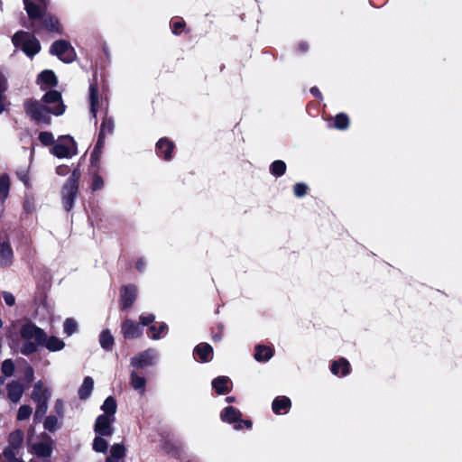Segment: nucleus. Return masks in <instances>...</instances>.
Segmentation results:
<instances>
[{"label": "nucleus", "mask_w": 462, "mask_h": 462, "mask_svg": "<svg viewBox=\"0 0 462 462\" xmlns=\"http://www.w3.org/2000/svg\"><path fill=\"white\" fill-rule=\"evenodd\" d=\"M26 114L37 123L49 125L51 123L50 114L60 116L64 113L65 106L59 104L58 106H47L38 100H27L24 103Z\"/></svg>", "instance_id": "nucleus-1"}, {"label": "nucleus", "mask_w": 462, "mask_h": 462, "mask_svg": "<svg viewBox=\"0 0 462 462\" xmlns=\"http://www.w3.org/2000/svg\"><path fill=\"white\" fill-rule=\"evenodd\" d=\"M80 175L81 173L79 170L75 169L62 187V200L67 211H69L73 207L74 199L79 189V180L80 179Z\"/></svg>", "instance_id": "nucleus-2"}, {"label": "nucleus", "mask_w": 462, "mask_h": 462, "mask_svg": "<svg viewBox=\"0 0 462 462\" xmlns=\"http://www.w3.org/2000/svg\"><path fill=\"white\" fill-rule=\"evenodd\" d=\"M51 53L56 55L61 61L70 63L76 59V52L70 43L64 40H59L52 43Z\"/></svg>", "instance_id": "nucleus-3"}, {"label": "nucleus", "mask_w": 462, "mask_h": 462, "mask_svg": "<svg viewBox=\"0 0 462 462\" xmlns=\"http://www.w3.org/2000/svg\"><path fill=\"white\" fill-rule=\"evenodd\" d=\"M77 152L76 143L69 136H63L53 145L51 152L59 158H67Z\"/></svg>", "instance_id": "nucleus-4"}, {"label": "nucleus", "mask_w": 462, "mask_h": 462, "mask_svg": "<svg viewBox=\"0 0 462 462\" xmlns=\"http://www.w3.org/2000/svg\"><path fill=\"white\" fill-rule=\"evenodd\" d=\"M21 337L25 340L34 339L38 345L44 344L46 340L45 332L33 324H25L21 328Z\"/></svg>", "instance_id": "nucleus-5"}, {"label": "nucleus", "mask_w": 462, "mask_h": 462, "mask_svg": "<svg viewBox=\"0 0 462 462\" xmlns=\"http://www.w3.org/2000/svg\"><path fill=\"white\" fill-rule=\"evenodd\" d=\"M115 421V417H108L107 415H99L95 423V432L100 436H111L114 432L112 423Z\"/></svg>", "instance_id": "nucleus-6"}, {"label": "nucleus", "mask_w": 462, "mask_h": 462, "mask_svg": "<svg viewBox=\"0 0 462 462\" xmlns=\"http://www.w3.org/2000/svg\"><path fill=\"white\" fill-rule=\"evenodd\" d=\"M46 0H23L24 8L31 20H35L42 14V8L46 7Z\"/></svg>", "instance_id": "nucleus-7"}, {"label": "nucleus", "mask_w": 462, "mask_h": 462, "mask_svg": "<svg viewBox=\"0 0 462 462\" xmlns=\"http://www.w3.org/2000/svg\"><path fill=\"white\" fill-rule=\"evenodd\" d=\"M153 358L154 352L152 350H146L133 357L131 360V365L137 369H142L145 366L152 365Z\"/></svg>", "instance_id": "nucleus-8"}, {"label": "nucleus", "mask_w": 462, "mask_h": 462, "mask_svg": "<svg viewBox=\"0 0 462 462\" xmlns=\"http://www.w3.org/2000/svg\"><path fill=\"white\" fill-rule=\"evenodd\" d=\"M122 333L125 338H137L142 335L140 326L131 319H125L122 323Z\"/></svg>", "instance_id": "nucleus-9"}, {"label": "nucleus", "mask_w": 462, "mask_h": 462, "mask_svg": "<svg viewBox=\"0 0 462 462\" xmlns=\"http://www.w3.org/2000/svg\"><path fill=\"white\" fill-rule=\"evenodd\" d=\"M136 295H137V290L134 286H133V285L125 286L121 290V301H122L123 308L124 309L130 308L134 304V302L136 299Z\"/></svg>", "instance_id": "nucleus-10"}, {"label": "nucleus", "mask_w": 462, "mask_h": 462, "mask_svg": "<svg viewBox=\"0 0 462 462\" xmlns=\"http://www.w3.org/2000/svg\"><path fill=\"white\" fill-rule=\"evenodd\" d=\"M32 22L40 21L42 26L49 31L59 32V22L53 16L46 13V7L42 8V14Z\"/></svg>", "instance_id": "nucleus-11"}, {"label": "nucleus", "mask_w": 462, "mask_h": 462, "mask_svg": "<svg viewBox=\"0 0 462 462\" xmlns=\"http://www.w3.org/2000/svg\"><path fill=\"white\" fill-rule=\"evenodd\" d=\"M51 398V392L49 389L43 387L42 382H37L32 393V399L34 402H41L49 401Z\"/></svg>", "instance_id": "nucleus-12"}, {"label": "nucleus", "mask_w": 462, "mask_h": 462, "mask_svg": "<svg viewBox=\"0 0 462 462\" xmlns=\"http://www.w3.org/2000/svg\"><path fill=\"white\" fill-rule=\"evenodd\" d=\"M23 444V432L16 430L8 437V446L5 448L22 451Z\"/></svg>", "instance_id": "nucleus-13"}, {"label": "nucleus", "mask_w": 462, "mask_h": 462, "mask_svg": "<svg viewBox=\"0 0 462 462\" xmlns=\"http://www.w3.org/2000/svg\"><path fill=\"white\" fill-rule=\"evenodd\" d=\"M7 393L8 398L13 402L17 403L23 393V386L22 383L13 381L7 384Z\"/></svg>", "instance_id": "nucleus-14"}, {"label": "nucleus", "mask_w": 462, "mask_h": 462, "mask_svg": "<svg viewBox=\"0 0 462 462\" xmlns=\"http://www.w3.org/2000/svg\"><path fill=\"white\" fill-rule=\"evenodd\" d=\"M23 51L29 56H33L40 51V42L39 41L28 35V39L23 42Z\"/></svg>", "instance_id": "nucleus-15"}, {"label": "nucleus", "mask_w": 462, "mask_h": 462, "mask_svg": "<svg viewBox=\"0 0 462 462\" xmlns=\"http://www.w3.org/2000/svg\"><path fill=\"white\" fill-rule=\"evenodd\" d=\"M13 250L9 244H0V265L7 266L12 263Z\"/></svg>", "instance_id": "nucleus-16"}, {"label": "nucleus", "mask_w": 462, "mask_h": 462, "mask_svg": "<svg viewBox=\"0 0 462 462\" xmlns=\"http://www.w3.org/2000/svg\"><path fill=\"white\" fill-rule=\"evenodd\" d=\"M195 353L202 361L208 362L211 359L213 348L208 343H200L195 347Z\"/></svg>", "instance_id": "nucleus-17"}, {"label": "nucleus", "mask_w": 462, "mask_h": 462, "mask_svg": "<svg viewBox=\"0 0 462 462\" xmlns=\"http://www.w3.org/2000/svg\"><path fill=\"white\" fill-rule=\"evenodd\" d=\"M157 149L163 153L164 159L169 161L171 159V152L174 148V144L166 138H162L158 141Z\"/></svg>", "instance_id": "nucleus-18"}, {"label": "nucleus", "mask_w": 462, "mask_h": 462, "mask_svg": "<svg viewBox=\"0 0 462 462\" xmlns=\"http://www.w3.org/2000/svg\"><path fill=\"white\" fill-rule=\"evenodd\" d=\"M229 383L230 381L227 377L220 376L213 380L212 386L217 393L224 394L229 392Z\"/></svg>", "instance_id": "nucleus-19"}, {"label": "nucleus", "mask_w": 462, "mask_h": 462, "mask_svg": "<svg viewBox=\"0 0 462 462\" xmlns=\"http://www.w3.org/2000/svg\"><path fill=\"white\" fill-rule=\"evenodd\" d=\"M94 387V381L91 377L87 376L80 388L79 389V396L81 400L88 398Z\"/></svg>", "instance_id": "nucleus-20"}, {"label": "nucleus", "mask_w": 462, "mask_h": 462, "mask_svg": "<svg viewBox=\"0 0 462 462\" xmlns=\"http://www.w3.org/2000/svg\"><path fill=\"white\" fill-rule=\"evenodd\" d=\"M131 385L134 390L140 391L143 394L145 391L146 380L144 377L138 375L135 372H132L130 374Z\"/></svg>", "instance_id": "nucleus-21"}, {"label": "nucleus", "mask_w": 462, "mask_h": 462, "mask_svg": "<svg viewBox=\"0 0 462 462\" xmlns=\"http://www.w3.org/2000/svg\"><path fill=\"white\" fill-rule=\"evenodd\" d=\"M339 367H342V375H346L350 372V365L345 358L335 361L331 365V372L337 375L339 374Z\"/></svg>", "instance_id": "nucleus-22"}, {"label": "nucleus", "mask_w": 462, "mask_h": 462, "mask_svg": "<svg viewBox=\"0 0 462 462\" xmlns=\"http://www.w3.org/2000/svg\"><path fill=\"white\" fill-rule=\"evenodd\" d=\"M34 453L38 457H50L52 451V448L49 443L46 442H39L33 445L32 447Z\"/></svg>", "instance_id": "nucleus-23"}, {"label": "nucleus", "mask_w": 462, "mask_h": 462, "mask_svg": "<svg viewBox=\"0 0 462 462\" xmlns=\"http://www.w3.org/2000/svg\"><path fill=\"white\" fill-rule=\"evenodd\" d=\"M116 408V402L112 396L107 397L101 407L102 411L105 412L104 415H107L108 417H115Z\"/></svg>", "instance_id": "nucleus-24"}, {"label": "nucleus", "mask_w": 462, "mask_h": 462, "mask_svg": "<svg viewBox=\"0 0 462 462\" xmlns=\"http://www.w3.org/2000/svg\"><path fill=\"white\" fill-rule=\"evenodd\" d=\"M273 356V350L270 347L257 346L255 347L254 358L257 361H267Z\"/></svg>", "instance_id": "nucleus-25"}, {"label": "nucleus", "mask_w": 462, "mask_h": 462, "mask_svg": "<svg viewBox=\"0 0 462 462\" xmlns=\"http://www.w3.org/2000/svg\"><path fill=\"white\" fill-rule=\"evenodd\" d=\"M45 104H56L54 106H58L59 104H63L61 101V95L60 92L56 90H51L47 92L43 97L42 100Z\"/></svg>", "instance_id": "nucleus-26"}, {"label": "nucleus", "mask_w": 462, "mask_h": 462, "mask_svg": "<svg viewBox=\"0 0 462 462\" xmlns=\"http://www.w3.org/2000/svg\"><path fill=\"white\" fill-rule=\"evenodd\" d=\"M239 411H237L236 408L229 406L226 407L224 411L221 414L222 420L228 421V422H235L238 420L240 416Z\"/></svg>", "instance_id": "nucleus-27"}, {"label": "nucleus", "mask_w": 462, "mask_h": 462, "mask_svg": "<svg viewBox=\"0 0 462 462\" xmlns=\"http://www.w3.org/2000/svg\"><path fill=\"white\" fill-rule=\"evenodd\" d=\"M291 406V401L287 397L276 398L273 402V411L275 413H280L282 410H288Z\"/></svg>", "instance_id": "nucleus-28"}, {"label": "nucleus", "mask_w": 462, "mask_h": 462, "mask_svg": "<svg viewBox=\"0 0 462 462\" xmlns=\"http://www.w3.org/2000/svg\"><path fill=\"white\" fill-rule=\"evenodd\" d=\"M97 87L96 84H91L89 87V102H90V111L94 117H96L97 114Z\"/></svg>", "instance_id": "nucleus-29"}, {"label": "nucleus", "mask_w": 462, "mask_h": 462, "mask_svg": "<svg viewBox=\"0 0 462 462\" xmlns=\"http://www.w3.org/2000/svg\"><path fill=\"white\" fill-rule=\"evenodd\" d=\"M10 188V179L8 175L0 176V199L3 202L8 196Z\"/></svg>", "instance_id": "nucleus-30"}, {"label": "nucleus", "mask_w": 462, "mask_h": 462, "mask_svg": "<svg viewBox=\"0 0 462 462\" xmlns=\"http://www.w3.org/2000/svg\"><path fill=\"white\" fill-rule=\"evenodd\" d=\"M99 343L101 346L106 350H110L114 345V337L109 330H104L100 334Z\"/></svg>", "instance_id": "nucleus-31"}, {"label": "nucleus", "mask_w": 462, "mask_h": 462, "mask_svg": "<svg viewBox=\"0 0 462 462\" xmlns=\"http://www.w3.org/2000/svg\"><path fill=\"white\" fill-rule=\"evenodd\" d=\"M3 456L7 462H24L19 450L5 448Z\"/></svg>", "instance_id": "nucleus-32"}, {"label": "nucleus", "mask_w": 462, "mask_h": 462, "mask_svg": "<svg viewBox=\"0 0 462 462\" xmlns=\"http://www.w3.org/2000/svg\"><path fill=\"white\" fill-rule=\"evenodd\" d=\"M44 343H45V346L50 351L61 350L65 346L64 342L56 337H51L48 339L46 338Z\"/></svg>", "instance_id": "nucleus-33"}, {"label": "nucleus", "mask_w": 462, "mask_h": 462, "mask_svg": "<svg viewBox=\"0 0 462 462\" xmlns=\"http://www.w3.org/2000/svg\"><path fill=\"white\" fill-rule=\"evenodd\" d=\"M39 77L40 79L47 86L57 85V78L52 70H43Z\"/></svg>", "instance_id": "nucleus-34"}, {"label": "nucleus", "mask_w": 462, "mask_h": 462, "mask_svg": "<svg viewBox=\"0 0 462 462\" xmlns=\"http://www.w3.org/2000/svg\"><path fill=\"white\" fill-rule=\"evenodd\" d=\"M45 430L53 432L60 428L59 418L57 416L50 415L44 420Z\"/></svg>", "instance_id": "nucleus-35"}, {"label": "nucleus", "mask_w": 462, "mask_h": 462, "mask_svg": "<svg viewBox=\"0 0 462 462\" xmlns=\"http://www.w3.org/2000/svg\"><path fill=\"white\" fill-rule=\"evenodd\" d=\"M349 125L348 116L345 114H339L335 117V127L340 130L346 129Z\"/></svg>", "instance_id": "nucleus-36"}, {"label": "nucleus", "mask_w": 462, "mask_h": 462, "mask_svg": "<svg viewBox=\"0 0 462 462\" xmlns=\"http://www.w3.org/2000/svg\"><path fill=\"white\" fill-rule=\"evenodd\" d=\"M286 170V164L282 161H275L271 166V171L273 175L282 176Z\"/></svg>", "instance_id": "nucleus-37"}, {"label": "nucleus", "mask_w": 462, "mask_h": 462, "mask_svg": "<svg viewBox=\"0 0 462 462\" xmlns=\"http://www.w3.org/2000/svg\"><path fill=\"white\" fill-rule=\"evenodd\" d=\"M108 444L106 439L101 438L100 436L96 437L93 442V448L97 452H106L107 449Z\"/></svg>", "instance_id": "nucleus-38"}, {"label": "nucleus", "mask_w": 462, "mask_h": 462, "mask_svg": "<svg viewBox=\"0 0 462 462\" xmlns=\"http://www.w3.org/2000/svg\"><path fill=\"white\" fill-rule=\"evenodd\" d=\"M1 371L5 376H12L14 372V364L13 360L5 359L2 363Z\"/></svg>", "instance_id": "nucleus-39"}, {"label": "nucleus", "mask_w": 462, "mask_h": 462, "mask_svg": "<svg viewBox=\"0 0 462 462\" xmlns=\"http://www.w3.org/2000/svg\"><path fill=\"white\" fill-rule=\"evenodd\" d=\"M110 452H111L110 457L119 459L125 456V448L121 444H115L114 446H112Z\"/></svg>", "instance_id": "nucleus-40"}, {"label": "nucleus", "mask_w": 462, "mask_h": 462, "mask_svg": "<svg viewBox=\"0 0 462 462\" xmlns=\"http://www.w3.org/2000/svg\"><path fill=\"white\" fill-rule=\"evenodd\" d=\"M77 322L73 319H67L63 324L64 332L68 336L72 335L77 330Z\"/></svg>", "instance_id": "nucleus-41"}, {"label": "nucleus", "mask_w": 462, "mask_h": 462, "mask_svg": "<svg viewBox=\"0 0 462 462\" xmlns=\"http://www.w3.org/2000/svg\"><path fill=\"white\" fill-rule=\"evenodd\" d=\"M114 123L111 119L106 118L100 128V137H104L106 134H111L113 132Z\"/></svg>", "instance_id": "nucleus-42"}, {"label": "nucleus", "mask_w": 462, "mask_h": 462, "mask_svg": "<svg viewBox=\"0 0 462 462\" xmlns=\"http://www.w3.org/2000/svg\"><path fill=\"white\" fill-rule=\"evenodd\" d=\"M48 402L49 401L36 402L37 407L34 414V420L41 419L45 415L48 410Z\"/></svg>", "instance_id": "nucleus-43"}, {"label": "nucleus", "mask_w": 462, "mask_h": 462, "mask_svg": "<svg viewBox=\"0 0 462 462\" xmlns=\"http://www.w3.org/2000/svg\"><path fill=\"white\" fill-rule=\"evenodd\" d=\"M37 343L27 340L21 347V353L23 355H30L37 350Z\"/></svg>", "instance_id": "nucleus-44"}, {"label": "nucleus", "mask_w": 462, "mask_h": 462, "mask_svg": "<svg viewBox=\"0 0 462 462\" xmlns=\"http://www.w3.org/2000/svg\"><path fill=\"white\" fill-rule=\"evenodd\" d=\"M28 33L24 32H17L12 38V42L15 46H23V42L28 39Z\"/></svg>", "instance_id": "nucleus-45"}, {"label": "nucleus", "mask_w": 462, "mask_h": 462, "mask_svg": "<svg viewBox=\"0 0 462 462\" xmlns=\"http://www.w3.org/2000/svg\"><path fill=\"white\" fill-rule=\"evenodd\" d=\"M32 414V408L28 405H22L17 413V420H27Z\"/></svg>", "instance_id": "nucleus-46"}, {"label": "nucleus", "mask_w": 462, "mask_h": 462, "mask_svg": "<svg viewBox=\"0 0 462 462\" xmlns=\"http://www.w3.org/2000/svg\"><path fill=\"white\" fill-rule=\"evenodd\" d=\"M39 140L44 145H50L53 142V135L50 132H42L39 134Z\"/></svg>", "instance_id": "nucleus-47"}, {"label": "nucleus", "mask_w": 462, "mask_h": 462, "mask_svg": "<svg viewBox=\"0 0 462 462\" xmlns=\"http://www.w3.org/2000/svg\"><path fill=\"white\" fill-rule=\"evenodd\" d=\"M5 90V79L0 74V113L4 110V92Z\"/></svg>", "instance_id": "nucleus-48"}, {"label": "nucleus", "mask_w": 462, "mask_h": 462, "mask_svg": "<svg viewBox=\"0 0 462 462\" xmlns=\"http://www.w3.org/2000/svg\"><path fill=\"white\" fill-rule=\"evenodd\" d=\"M167 328L166 324H162L159 328H157L155 326L150 327V330L153 332L152 337L153 339H158L160 337V334L163 333Z\"/></svg>", "instance_id": "nucleus-49"}, {"label": "nucleus", "mask_w": 462, "mask_h": 462, "mask_svg": "<svg viewBox=\"0 0 462 462\" xmlns=\"http://www.w3.org/2000/svg\"><path fill=\"white\" fill-rule=\"evenodd\" d=\"M308 187L304 183H297L294 186V194L297 197H302L306 194Z\"/></svg>", "instance_id": "nucleus-50"}, {"label": "nucleus", "mask_w": 462, "mask_h": 462, "mask_svg": "<svg viewBox=\"0 0 462 462\" xmlns=\"http://www.w3.org/2000/svg\"><path fill=\"white\" fill-rule=\"evenodd\" d=\"M2 294H3V298L5 300V302L8 306H13L15 303L14 296L11 292L4 291Z\"/></svg>", "instance_id": "nucleus-51"}, {"label": "nucleus", "mask_w": 462, "mask_h": 462, "mask_svg": "<svg viewBox=\"0 0 462 462\" xmlns=\"http://www.w3.org/2000/svg\"><path fill=\"white\" fill-rule=\"evenodd\" d=\"M104 185L103 180L99 176H95L92 182V189L97 190L100 189Z\"/></svg>", "instance_id": "nucleus-52"}, {"label": "nucleus", "mask_w": 462, "mask_h": 462, "mask_svg": "<svg viewBox=\"0 0 462 462\" xmlns=\"http://www.w3.org/2000/svg\"><path fill=\"white\" fill-rule=\"evenodd\" d=\"M54 409L58 414V417L61 419L63 417V403L60 400H57L55 402Z\"/></svg>", "instance_id": "nucleus-53"}, {"label": "nucleus", "mask_w": 462, "mask_h": 462, "mask_svg": "<svg viewBox=\"0 0 462 462\" xmlns=\"http://www.w3.org/2000/svg\"><path fill=\"white\" fill-rule=\"evenodd\" d=\"M154 319L155 318L152 314H150L148 316H141L140 317L141 323L143 326L149 325L150 323L153 322Z\"/></svg>", "instance_id": "nucleus-54"}, {"label": "nucleus", "mask_w": 462, "mask_h": 462, "mask_svg": "<svg viewBox=\"0 0 462 462\" xmlns=\"http://www.w3.org/2000/svg\"><path fill=\"white\" fill-rule=\"evenodd\" d=\"M24 374L28 382H32L33 380V369L31 365H27L25 367Z\"/></svg>", "instance_id": "nucleus-55"}, {"label": "nucleus", "mask_w": 462, "mask_h": 462, "mask_svg": "<svg viewBox=\"0 0 462 462\" xmlns=\"http://www.w3.org/2000/svg\"><path fill=\"white\" fill-rule=\"evenodd\" d=\"M56 172L58 175H66L68 173V168L67 166H59L57 169H56Z\"/></svg>", "instance_id": "nucleus-56"}, {"label": "nucleus", "mask_w": 462, "mask_h": 462, "mask_svg": "<svg viewBox=\"0 0 462 462\" xmlns=\"http://www.w3.org/2000/svg\"><path fill=\"white\" fill-rule=\"evenodd\" d=\"M184 26V23L181 22H176L173 24V33H179V30H180Z\"/></svg>", "instance_id": "nucleus-57"}, {"label": "nucleus", "mask_w": 462, "mask_h": 462, "mask_svg": "<svg viewBox=\"0 0 462 462\" xmlns=\"http://www.w3.org/2000/svg\"><path fill=\"white\" fill-rule=\"evenodd\" d=\"M104 137H100V135L98 136V140H97V145L94 149V152H93V155L97 153V150L102 146L103 144V139Z\"/></svg>", "instance_id": "nucleus-58"}, {"label": "nucleus", "mask_w": 462, "mask_h": 462, "mask_svg": "<svg viewBox=\"0 0 462 462\" xmlns=\"http://www.w3.org/2000/svg\"><path fill=\"white\" fill-rule=\"evenodd\" d=\"M144 265H145V263L143 261V260H139L137 263H136V268L142 272L143 269H144Z\"/></svg>", "instance_id": "nucleus-59"}, {"label": "nucleus", "mask_w": 462, "mask_h": 462, "mask_svg": "<svg viewBox=\"0 0 462 462\" xmlns=\"http://www.w3.org/2000/svg\"><path fill=\"white\" fill-rule=\"evenodd\" d=\"M310 92H311L314 96H319V95H320L319 90L317 88H315V87H314V88H312L310 89Z\"/></svg>", "instance_id": "nucleus-60"}, {"label": "nucleus", "mask_w": 462, "mask_h": 462, "mask_svg": "<svg viewBox=\"0 0 462 462\" xmlns=\"http://www.w3.org/2000/svg\"><path fill=\"white\" fill-rule=\"evenodd\" d=\"M300 48L302 50V51H306L308 50V44L307 43H300Z\"/></svg>", "instance_id": "nucleus-61"}, {"label": "nucleus", "mask_w": 462, "mask_h": 462, "mask_svg": "<svg viewBox=\"0 0 462 462\" xmlns=\"http://www.w3.org/2000/svg\"><path fill=\"white\" fill-rule=\"evenodd\" d=\"M106 462H119L118 459L113 457H107Z\"/></svg>", "instance_id": "nucleus-62"}, {"label": "nucleus", "mask_w": 462, "mask_h": 462, "mask_svg": "<svg viewBox=\"0 0 462 462\" xmlns=\"http://www.w3.org/2000/svg\"><path fill=\"white\" fill-rule=\"evenodd\" d=\"M247 428H251L252 422L250 420L244 421Z\"/></svg>", "instance_id": "nucleus-63"}, {"label": "nucleus", "mask_w": 462, "mask_h": 462, "mask_svg": "<svg viewBox=\"0 0 462 462\" xmlns=\"http://www.w3.org/2000/svg\"><path fill=\"white\" fill-rule=\"evenodd\" d=\"M226 401H227V402H233V398H232V397H228V398L226 399Z\"/></svg>", "instance_id": "nucleus-64"}]
</instances>
